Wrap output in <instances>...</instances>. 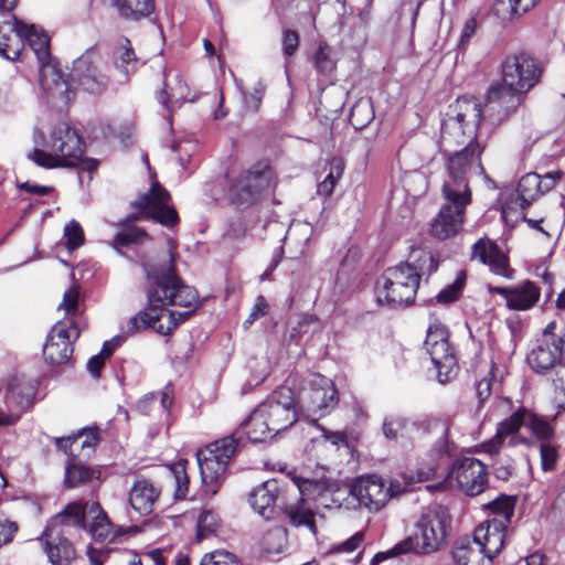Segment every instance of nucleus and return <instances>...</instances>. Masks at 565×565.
I'll return each instance as SVG.
<instances>
[{
	"instance_id": "f257e3e1",
	"label": "nucleus",
	"mask_w": 565,
	"mask_h": 565,
	"mask_svg": "<svg viewBox=\"0 0 565 565\" xmlns=\"http://www.w3.org/2000/svg\"><path fill=\"white\" fill-rule=\"evenodd\" d=\"M142 266L148 281L147 308L128 320L125 334L107 341L114 349L120 347L127 335L146 328H152L162 335L170 334L193 315L199 302L198 291L184 285L175 273L171 253L160 264L145 262Z\"/></svg>"
},
{
	"instance_id": "f03ea898",
	"label": "nucleus",
	"mask_w": 565,
	"mask_h": 565,
	"mask_svg": "<svg viewBox=\"0 0 565 565\" xmlns=\"http://www.w3.org/2000/svg\"><path fill=\"white\" fill-rule=\"evenodd\" d=\"M451 113L443 121L441 142L444 146L456 143L463 148L448 156L447 178L441 190L471 198L469 181L472 175L483 174L486 181L492 182L484 174L481 163L483 147L477 140V129L484 115L476 98L457 99L451 106Z\"/></svg>"
},
{
	"instance_id": "7ed1b4c3",
	"label": "nucleus",
	"mask_w": 565,
	"mask_h": 565,
	"mask_svg": "<svg viewBox=\"0 0 565 565\" xmlns=\"http://www.w3.org/2000/svg\"><path fill=\"white\" fill-rule=\"evenodd\" d=\"M243 435H246L252 443H262L275 434L265 417L259 416V411L255 408L234 433L209 444L205 449L199 450L196 454L198 465L206 494L215 495L222 488L226 479L228 463L243 443Z\"/></svg>"
},
{
	"instance_id": "20e7f679",
	"label": "nucleus",
	"mask_w": 565,
	"mask_h": 565,
	"mask_svg": "<svg viewBox=\"0 0 565 565\" xmlns=\"http://www.w3.org/2000/svg\"><path fill=\"white\" fill-rule=\"evenodd\" d=\"M502 83L493 84L487 92L482 108L484 120L502 122L514 114L524 102L525 94L533 88L541 76L534 58L520 53L504 58L501 65Z\"/></svg>"
},
{
	"instance_id": "39448f33",
	"label": "nucleus",
	"mask_w": 565,
	"mask_h": 565,
	"mask_svg": "<svg viewBox=\"0 0 565 565\" xmlns=\"http://www.w3.org/2000/svg\"><path fill=\"white\" fill-rule=\"evenodd\" d=\"M34 149L28 159L45 169L75 168L94 171L97 161L84 158V143L75 129L67 124H58L51 132L50 141L40 129L33 130Z\"/></svg>"
},
{
	"instance_id": "423d86ee",
	"label": "nucleus",
	"mask_w": 565,
	"mask_h": 565,
	"mask_svg": "<svg viewBox=\"0 0 565 565\" xmlns=\"http://www.w3.org/2000/svg\"><path fill=\"white\" fill-rule=\"evenodd\" d=\"M11 33L17 31V35L26 42L33 50L39 63L41 64V84L52 98L68 103L73 95L71 86L64 79L61 72L50 63V40L45 32L39 30L33 24H26L17 18L10 28Z\"/></svg>"
},
{
	"instance_id": "0eeeda50",
	"label": "nucleus",
	"mask_w": 565,
	"mask_h": 565,
	"mask_svg": "<svg viewBox=\"0 0 565 565\" xmlns=\"http://www.w3.org/2000/svg\"><path fill=\"white\" fill-rule=\"evenodd\" d=\"M447 522L448 515L443 508L428 509L417 522L419 535L408 536L390 551L377 553L373 557V565L388 556L407 553L430 554L438 551L446 542Z\"/></svg>"
},
{
	"instance_id": "6e6552de",
	"label": "nucleus",
	"mask_w": 565,
	"mask_h": 565,
	"mask_svg": "<svg viewBox=\"0 0 565 565\" xmlns=\"http://www.w3.org/2000/svg\"><path fill=\"white\" fill-rule=\"evenodd\" d=\"M418 287V275L415 271L403 264L390 267L377 280V301L392 307L409 305L414 301Z\"/></svg>"
},
{
	"instance_id": "1a4fd4ad",
	"label": "nucleus",
	"mask_w": 565,
	"mask_h": 565,
	"mask_svg": "<svg viewBox=\"0 0 565 565\" xmlns=\"http://www.w3.org/2000/svg\"><path fill=\"white\" fill-rule=\"evenodd\" d=\"M564 354L565 330L557 333L556 322L552 321L545 327L541 337L536 339L526 360L534 372L545 374L556 366L565 371V365L561 364Z\"/></svg>"
},
{
	"instance_id": "9d476101",
	"label": "nucleus",
	"mask_w": 565,
	"mask_h": 565,
	"mask_svg": "<svg viewBox=\"0 0 565 565\" xmlns=\"http://www.w3.org/2000/svg\"><path fill=\"white\" fill-rule=\"evenodd\" d=\"M424 348L437 371L438 381L443 384L449 382L456 374L457 358L449 342V332L446 326L437 321L430 323Z\"/></svg>"
},
{
	"instance_id": "9b49d317",
	"label": "nucleus",
	"mask_w": 565,
	"mask_h": 565,
	"mask_svg": "<svg viewBox=\"0 0 565 565\" xmlns=\"http://www.w3.org/2000/svg\"><path fill=\"white\" fill-rule=\"evenodd\" d=\"M256 408L276 435L292 426L300 414L295 394L288 386L278 387Z\"/></svg>"
},
{
	"instance_id": "f8f14e48",
	"label": "nucleus",
	"mask_w": 565,
	"mask_h": 565,
	"mask_svg": "<svg viewBox=\"0 0 565 565\" xmlns=\"http://www.w3.org/2000/svg\"><path fill=\"white\" fill-rule=\"evenodd\" d=\"M276 184L275 173L270 166L259 162L244 171L230 189L234 202L249 204L268 193Z\"/></svg>"
},
{
	"instance_id": "ddd939ff",
	"label": "nucleus",
	"mask_w": 565,
	"mask_h": 565,
	"mask_svg": "<svg viewBox=\"0 0 565 565\" xmlns=\"http://www.w3.org/2000/svg\"><path fill=\"white\" fill-rule=\"evenodd\" d=\"M338 403L339 396L334 383L322 375L316 376L297 399L300 414H306L308 417H323L330 414Z\"/></svg>"
},
{
	"instance_id": "4468645a",
	"label": "nucleus",
	"mask_w": 565,
	"mask_h": 565,
	"mask_svg": "<svg viewBox=\"0 0 565 565\" xmlns=\"http://www.w3.org/2000/svg\"><path fill=\"white\" fill-rule=\"evenodd\" d=\"M107 64L95 51L87 50L73 63L71 81L86 93L98 95L106 90L109 77Z\"/></svg>"
},
{
	"instance_id": "2eb2a0df",
	"label": "nucleus",
	"mask_w": 565,
	"mask_h": 565,
	"mask_svg": "<svg viewBox=\"0 0 565 565\" xmlns=\"http://www.w3.org/2000/svg\"><path fill=\"white\" fill-rule=\"evenodd\" d=\"M445 203L439 213L431 221L429 233L437 239L444 241L455 236L465 222L466 209L471 203V198L459 193H448L441 190Z\"/></svg>"
},
{
	"instance_id": "dca6fc26",
	"label": "nucleus",
	"mask_w": 565,
	"mask_h": 565,
	"mask_svg": "<svg viewBox=\"0 0 565 565\" xmlns=\"http://www.w3.org/2000/svg\"><path fill=\"white\" fill-rule=\"evenodd\" d=\"M79 337V330L72 319L57 321L47 334L43 347L45 361L51 365H62L72 356L73 343Z\"/></svg>"
},
{
	"instance_id": "f3484780",
	"label": "nucleus",
	"mask_w": 565,
	"mask_h": 565,
	"mask_svg": "<svg viewBox=\"0 0 565 565\" xmlns=\"http://www.w3.org/2000/svg\"><path fill=\"white\" fill-rule=\"evenodd\" d=\"M348 507L379 511L388 501V491L381 477L361 476L349 486Z\"/></svg>"
},
{
	"instance_id": "a211bd4d",
	"label": "nucleus",
	"mask_w": 565,
	"mask_h": 565,
	"mask_svg": "<svg viewBox=\"0 0 565 565\" xmlns=\"http://www.w3.org/2000/svg\"><path fill=\"white\" fill-rule=\"evenodd\" d=\"M33 388L19 377L8 380L0 390V425L14 424L30 406Z\"/></svg>"
},
{
	"instance_id": "6ab92c4d",
	"label": "nucleus",
	"mask_w": 565,
	"mask_h": 565,
	"mask_svg": "<svg viewBox=\"0 0 565 565\" xmlns=\"http://www.w3.org/2000/svg\"><path fill=\"white\" fill-rule=\"evenodd\" d=\"M448 479L455 480L465 494L475 497L483 492L488 484L487 467L472 457L459 458L451 465Z\"/></svg>"
},
{
	"instance_id": "aec40b11",
	"label": "nucleus",
	"mask_w": 565,
	"mask_h": 565,
	"mask_svg": "<svg viewBox=\"0 0 565 565\" xmlns=\"http://www.w3.org/2000/svg\"><path fill=\"white\" fill-rule=\"evenodd\" d=\"M169 200V192L153 182L149 192L140 195L132 205L146 213V217L170 227L179 222V217L175 209L168 204Z\"/></svg>"
},
{
	"instance_id": "412c9836",
	"label": "nucleus",
	"mask_w": 565,
	"mask_h": 565,
	"mask_svg": "<svg viewBox=\"0 0 565 565\" xmlns=\"http://www.w3.org/2000/svg\"><path fill=\"white\" fill-rule=\"evenodd\" d=\"M471 257L488 265L495 275L513 278L514 270L509 267L508 256L488 237H482L472 245Z\"/></svg>"
},
{
	"instance_id": "4be33fe9",
	"label": "nucleus",
	"mask_w": 565,
	"mask_h": 565,
	"mask_svg": "<svg viewBox=\"0 0 565 565\" xmlns=\"http://www.w3.org/2000/svg\"><path fill=\"white\" fill-rule=\"evenodd\" d=\"M88 504L82 500L68 503L47 523V527L61 529L67 536H76L86 531V513Z\"/></svg>"
},
{
	"instance_id": "5701e85b",
	"label": "nucleus",
	"mask_w": 565,
	"mask_h": 565,
	"mask_svg": "<svg viewBox=\"0 0 565 565\" xmlns=\"http://www.w3.org/2000/svg\"><path fill=\"white\" fill-rule=\"evenodd\" d=\"M98 443V430L83 428L76 434L55 438V445L62 449L68 459H88L94 452Z\"/></svg>"
},
{
	"instance_id": "b1692460",
	"label": "nucleus",
	"mask_w": 565,
	"mask_h": 565,
	"mask_svg": "<svg viewBox=\"0 0 565 565\" xmlns=\"http://www.w3.org/2000/svg\"><path fill=\"white\" fill-rule=\"evenodd\" d=\"M44 551L52 565H66L75 557V548L71 542L75 536H67L61 529L45 527Z\"/></svg>"
},
{
	"instance_id": "393cba45",
	"label": "nucleus",
	"mask_w": 565,
	"mask_h": 565,
	"mask_svg": "<svg viewBox=\"0 0 565 565\" xmlns=\"http://www.w3.org/2000/svg\"><path fill=\"white\" fill-rule=\"evenodd\" d=\"M160 493L161 489L151 480L138 477L129 489L128 502L140 515H149L152 513Z\"/></svg>"
},
{
	"instance_id": "a878e982",
	"label": "nucleus",
	"mask_w": 565,
	"mask_h": 565,
	"mask_svg": "<svg viewBox=\"0 0 565 565\" xmlns=\"http://www.w3.org/2000/svg\"><path fill=\"white\" fill-rule=\"evenodd\" d=\"M451 554L456 565H492L491 557L484 554V547L475 536L458 539Z\"/></svg>"
},
{
	"instance_id": "bb28decb",
	"label": "nucleus",
	"mask_w": 565,
	"mask_h": 565,
	"mask_svg": "<svg viewBox=\"0 0 565 565\" xmlns=\"http://www.w3.org/2000/svg\"><path fill=\"white\" fill-rule=\"evenodd\" d=\"M189 86L179 74L164 72L163 88L158 95L159 103L169 111L181 107L189 98ZM191 102L193 99L191 98Z\"/></svg>"
},
{
	"instance_id": "cd10ccee",
	"label": "nucleus",
	"mask_w": 565,
	"mask_h": 565,
	"mask_svg": "<svg viewBox=\"0 0 565 565\" xmlns=\"http://www.w3.org/2000/svg\"><path fill=\"white\" fill-rule=\"evenodd\" d=\"M279 495L280 487L278 480L269 479L250 492L249 502L254 511L259 515L265 519H270Z\"/></svg>"
},
{
	"instance_id": "c85d7f7f",
	"label": "nucleus",
	"mask_w": 565,
	"mask_h": 565,
	"mask_svg": "<svg viewBox=\"0 0 565 565\" xmlns=\"http://www.w3.org/2000/svg\"><path fill=\"white\" fill-rule=\"evenodd\" d=\"M117 15L130 22L149 18L154 11V0H110Z\"/></svg>"
},
{
	"instance_id": "c756f323",
	"label": "nucleus",
	"mask_w": 565,
	"mask_h": 565,
	"mask_svg": "<svg viewBox=\"0 0 565 565\" xmlns=\"http://www.w3.org/2000/svg\"><path fill=\"white\" fill-rule=\"evenodd\" d=\"M100 471L82 462L81 459H67L65 463L64 486L74 489L98 480Z\"/></svg>"
},
{
	"instance_id": "7c9ffc66",
	"label": "nucleus",
	"mask_w": 565,
	"mask_h": 565,
	"mask_svg": "<svg viewBox=\"0 0 565 565\" xmlns=\"http://www.w3.org/2000/svg\"><path fill=\"white\" fill-rule=\"evenodd\" d=\"M88 514L92 516L89 533L97 542H110L115 539L116 532L107 513L98 502H93L88 507Z\"/></svg>"
},
{
	"instance_id": "2f4dec72",
	"label": "nucleus",
	"mask_w": 565,
	"mask_h": 565,
	"mask_svg": "<svg viewBox=\"0 0 565 565\" xmlns=\"http://www.w3.org/2000/svg\"><path fill=\"white\" fill-rule=\"evenodd\" d=\"M402 264L415 271L419 281L423 276H430L438 267L434 253L423 246L412 247L407 260Z\"/></svg>"
},
{
	"instance_id": "473e14b6",
	"label": "nucleus",
	"mask_w": 565,
	"mask_h": 565,
	"mask_svg": "<svg viewBox=\"0 0 565 565\" xmlns=\"http://www.w3.org/2000/svg\"><path fill=\"white\" fill-rule=\"evenodd\" d=\"M505 527L488 523L487 526L480 525L475 531L473 536L481 542L484 554L491 557V563L503 547Z\"/></svg>"
},
{
	"instance_id": "72a5a7b5",
	"label": "nucleus",
	"mask_w": 565,
	"mask_h": 565,
	"mask_svg": "<svg viewBox=\"0 0 565 565\" xmlns=\"http://www.w3.org/2000/svg\"><path fill=\"white\" fill-rule=\"evenodd\" d=\"M527 415L529 409L525 407H519L516 411H514L508 418L498 425L495 435L488 440V446L493 447L492 449H495V446L498 443H500L502 436L519 434L521 427H526Z\"/></svg>"
},
{
	"instance_id": "f704fd0d",
	"label": "nucleus",
	"mask_w": 565,
	"mask_h": 565,
	"mask_svg": "<svg viewBox=\"0 0 565 565\" xmlns=\"http://www.w3.org/2000/svg\"><path fill=\"white\" fill-rule=\"evenodd\" d=\"M540 297V289L530 280L512 289L509 297V308L514 310H526L533 307Z\"/></svg>"
},
{
	"instance_id": "c9c22d12",
	"label": "nucleus",
	"mask_w": 565,
	"mask_h": 565,
	"mask_svg": "<svg viewBox=\"0 0 565 565\" xmlns=\"http://www.w3.org/2000/svg\"><path fill=\"white\" fill-rule=\"evenodd\" d=\"M515 499L510 495L501 494L484 505L493 514L491 524L508 526L514 513Z\"/></svg>"
},
{
	"instance_id": "e433bc0d",
	"label": "nucleus",
	"mask_w": 565,
	"mask_h": 565,
	"mask_svg": "<svg viewBox=\"0 0 565 565\" xmlns=\"http://www.w3.org/2000/svg\"><path fill=\"white\" fill-rule=\"evenodd\" d=\"M537 0H494L492 12L503 21H511L535 6Z\"/></svg>"
},
{
	"instance_id": "4c0bfd02",
	"label": "nucleus",
	"mask_w": 565,
	"mask_h": 565,
	"mask_svg": "<svg viewBox=\"0 0 565 565\" xmlns=\"http://www.w3.org/2000/svg\"><path fill=\"white\" fill-rule=\"evenodd\" d=\"M12 23L0 25V56L8 61H17L23 50V41L17 35V31L11 33Z\"/></svg>"
},
{
	"instance_id": "58836bf2",
	"label": "nucleus",
	"mask_w": 565,
	"mask_h": 565,
	"mask_svg": "<svg viewBox=\"0 0 565 565\" xmlns=\"http://www.w3.org/2000/svg\"><path fill=\"white\" fill-rule=\"evenodd\" d=\"M285 513L294 526H306L311 533L316 534L315 512L305 502L287 505Z\"/></svg>"
},
{
	"instance_id": "ea45409f",
	"label": "nucleus",
	"mask_w": 565,
	"mask_h": 565,
	"mask_svg": "<svg viewBox=\"0 0 565 565\" xmlns=\"http://www.w3.org/2000/svg\"><path fill=\"white\" fill-rule=\"evenodd\" d=\"M541 175L537 173H527L521 178L518 184V194L522 201V206L530 205L540 195Z\"/></svg>"
},
{
	"instance_id": "a19ab883",
	"label": "nucleus",
	"mask_w": 565,
	"mask_h": 565,
	"mask_svg": "<svg viewBox=\"0 0 565 565\" xmlns=\"http://www.w3.org/2000/svg\"><path fill=\"white\" fill-rule=\"evenodd\" d=\"M374 118L373 106L370 99H359L350 113V122L355 129L366 127Z\"/></svg>"
},
{
	"instance_id": "79ce46f5",
	"label": "nucleus",
	"mask_w": 565,
	"mask_h": 565,
	"mask_svg": "<svg viewBox=\"0 0 565 565\" xmlns=\"http://www.w3.org/2000/svg\"><path fill=\"white\" fill-rule=\"evenodd\" d=\"M148 238L149 235L145 230L136 226H127L115 236L111 245L115 249L119 250V248L131 244H141Z\"/></svg>"
},
{
	"instance_id": "37998d69",
	"label": "nucleus",
	"mask_w": 565,
	"mask_h": 565,
	"mask_svg": "<svg viewBox=\"0 0 565 565\" xmlns=\"http://www.w3.org/2000/svg\"><path fill=\"white\" fill-rule=\"evenodd\" d=\"M466 284V273L459 271L454 282L446 286L443 290H440L437 296L436 300L438 303H451L456 301L460 295L462 294L463 286Z\"/></svg>"
},
{
	"instance_id": "c03bdc74",
	"label": "nucleus",
	"mask_w": 565,
	"mask_h": 565,
	"mask_svg": "<svg viewBox=\"0 0 565 565\" xmlns=\"http://www.w3.org/2000/svg\"><path fill=\"white\" fill-rule=\"evenodd\" d=\"M175 482V499H184L189 491V477L186 475V460H179L170 467Z\"/></svg>"
},
{
	"instance_id": "a18cd8bd",
	"label": "nucleus",
	"mask_w": 565,
	"mask_h": 565,
	"mask_svg": "<svg viewBox=\"0 0 565 565\" xmlns=\"http://www.w3.org/2000/svg\"><path fill=\"white\" fill-rule=\"evenodd\" d=\"M526 427L541 443L551 440L554 436L552 426L543 417L537 416L531 411H529Z\"/></svg>"
},
{
	"instance_id": "49530a36",
	"label": "nucleus",
	"mask_w": 565,
	"mask_h": 565,
	"mask_svg": "<svg viewBox=\"0 0 565 565\" xmlns=\"http://www.w3.org/2000/svg\"><path fill=\"white\" fill-rule=\"evenodd\" d=\"M541 469L544 472L555 470L559 458L558 448L551 440L540 443Z\"/></svg>"
},
{
	"instance_id": "de8ad7c7",
	"label": "nucleus",
	"mask_w": 565,
	"mask_h": 565,
	"mask_svg": "<svg viewBox=\"0 0 565 565\" xmlns=\"http://www.w3.org/2000/svg\"><path fill=\"white\" fill-rule=\"evenodd\" d=\"M218 526L217 515L210 510H203L198 518V539L203 540L214 533Z\"/></svg>"
},
{
	"instance_id": "09e8293b",
	"label": "nucleus",
	"mask_w": 565,
	"mask_h": 565,
	"mask_svg": "<svg viewBox=\"0 0 565 565\" xmlns=\"http://www.w3.org/2000/svg\"><path fill=\"white\" fill-rule=\"evenodd\" d=\"M407 420L398 415L386 416L383 420V434L387 439L396 440L406 428Z\"/></svg>"
},
{
	"instance_id": "8fccbe9b",
	"label": "nucleus",
	"mask_w": 565,
	"mask_h": 565,
	"mask_svg": "<svg viewBox=\"0 0 565 565\" xmlns=\"http://www.w3.org/2000/svg\"><path fill=\"white\" fill-rule=\"evenodd\" d=\"M315 66L320 74L327 75L334 70V62L331 58V47L320 44L315 54Z\"/></svg>"
},
{
	"instance_id": "3c124183",
	"label": "nucleus",
	"mask_w": 565,
	"mask_h": 565,
	"mask_svg": "<svg viewBox=\"0 0 565 565\" xmlns=\"http://www.w3.org/2000/svg\"><path fill=\"white\" fill-rule=\"evenodd\" d=\"M266 86L263 82L258 81L253 87L252 92L243 93L244 96V105L247 110L253 113L258 111L260 108L263 97L265 94Z\"/></svg>"
},
{
	"instance_id": "603ef678",
	"label": "nucleus",
	"mask_w": 565,
	"mask_h": 565,
	"mask_svg": "<svg viewBox=\"0 0 565 565\" xmlns=\"http://www.w3.org/2000/svg\"><path fill=\"white\" fill-rule=\"evenodd\" d=\"M200 565H242L237 557L226 551H215L204 555Z\"/></svg>"
},
{
	"instance_id": "864d4df0",
	"label": "nucleus",
	"mask_w": 565,
	"mask_h": 565,
	"mask_svg": "<svg viewBox=\"0 0 565 565\" xmlns=\"http://www.w3.org/2000/svg\"><path fill=\"white\" fill-rule=\"evenodd\" d=\"M529 440L519 434H511L509 436H502V439H500V443L495 446V449H492L493 447L488 446V440L481 444V447L483 451L488 452L489 455H495L502 449L503 447H515L518 445H526Z\"/></svg>"
},
{
	"instance_id": "5fc2aeb1",
	"label": "nucleus",
	"mask_w": 565,
	"mask_h": 565,
	"mask_svg": "<svg viewBox=\"0 0 565 565\" xmlns=\"http://www.w3.org/2000/svg\"><path fill=\"white\" fill-rule=\"evenodd\" d=\"M64 235L67 241V247L75 249L84 242V232L82 226L76 221H71L64 228Z\"/></svg>"
},
{
	"instance_id": "6e6d98bb",
	"label": "nucleus",
	"mask_w": 565,
	"mask_h": 565,
	"mask_svg": "<svg viewBox=\"0 0 565 565\" xmlns=\"http://www.w3.org/2000/svg\"><path fill=\"white\" fill-rule=\"evenodd\" d=\"M19 531L15 521L0 516V547L10 544Z\"/></svg>"
},
{
	"instance_id": "4d7b16f0",
	"label": "nucleus",
	"mask_w": 565,
	"mask_h": 565,
	"mask_svg": "<svg viewBox=\"0 0 565 565\" xmlns=\"http://www.w3.org/2000/svg\"><path fill=\"white\" fill-rule=\"evenodd\" d=\"M341 172H342V170L340 169V167H338L335 169V171L333 169H331L330 172L328 173V175L323 179V181L318 183V185H317L318 195H320L324 199L330 196L333 192V189H334L340 175H341Z\"/></svg>"
},
{
	"instance_id": "13d9d810",
	"label": "nucleus",
	"mask_w": 565,
	"mask_h": 565,
	"mask_svg": "<svg viewBox=\"0 0 565 565\" xmlns=\"http://www.w3.org/2000/svg\"><path fill=\"white\" fill-rule=\"evenodd\" d=\"M299 46V34L294 30H285L282 33V53L286 57L292 56Z\"/></svg>"
},
{
	"instance_id": "bf43d9fd",
	"label": "nucleus",
	"mask_w": 565,
	"mask_h": 565,
	"mask_svg": "<svg viewBox=\"0 0 565 565\" xmlns=\"http://www.w3.org/2000/svg\"><path fill=\"white\" fill-rule=\"evenodd\" d=\"M136 55L134 50L129 47H124L121 50L120 56L116 58L115 64L118 68L122 70L125 74H128L135 67Z\"/></svg>"
},
{
	"instance_id": "052dcab7",
	"label": "nucleus",
	"mask_w": 565,
	"mask_h": 565,
	"mask_svg": "<svg viewBox=\"0 0 565 565\" xmlns=\"http://www.w3.org/2000/svg\"><path fill=\"white\" fill-rule=\"evenodd\" d=\"M364 537L363 532H356L350 539L332 546V552L335 553H352L355 551L360 544L362 543Z\"/></svg>"
},
{
	"instance_id": "680f3d73",
	"label": "nucleus",
	"mask_w": 565,
	"mask_h": 565,
	"mask_svg": "<svg viewBox=\"0 0 565 565\" xmlns=\"http://www.w3.org/2000/svg\"><path fill=\"white\" fill-rule=\"evenodd\" d=\"M493 369H494V364L492 363L488 375L484 376L483 379H481L477 384V395H478L480 403H483L491 395Z\"/></svg>"
},
{
	"instance_id": "e2e57ef3",
	"label": "nucleus",
	"mask_w": 565,
	"mask_h": 565,
	"mask_svg": "<svg viewBox=\"0 0 565 565\" xmlns=\"http://www.w3.org/2000/svg\"><path fill=\"white\" fill-rule=\"evenodd\" d=\"M78 305V292L75 288H70L64 292L63 301L58 308H63L67 315L76 312Z\"/></svg>"
},
{
	"instance_id": "0e129e2a",
	"label": "nucleus",
	"mask_w": 565,
	"mask_h": 565,
	"mask_svg": "<svg viewBox=\"0 0 565 565\" xmlns=\"http://www.w3.org/2000/svg\"><path fill=\"white\" fill-rule=\"evenodd\" d=\"M268 305L263 296L257 297L256 302L249 313V317L245 320L244 324L249 326L255 320L264 317L267 312Z\"/></svg>"
},
{
	"instance_id": "69168bd1",
	"label": "nucleus",
	"mask_w": 565,
	"mask_h": 565,
	"mask_svg": "<svg viewBox=\"0 0 565 565\" xmlns=\"http://www.w3.org/2000/svg\"><path fill=\"white\" fill-rule=\"evenodd\" d=\"M562 175L563 173L561 171L548 172L543 177L541 175V195L551 191L556 185L557 181L562 178Z\"/></svg>"
},
{
	"instance_id": "338daca9",
	"label": "nucleus",
	"mask_w": 565,
	"mask_h": 565,
	"mask_svg": "<svg viewBox=\"0 0 565 565\" xmlns=\"http://www.w3.org/2000/svg\"><path fill=\"white\" fill-rule=\"evenodd\" d=\"M477 26H478V24H477L476 18H470L465 22V25H463V29H462V32L460 35V41H459V45L461 47H463L470 41V39L476 34Z\"/></svg>"
},
{
	"instance_id": "774afa93",
	"label": "nucleus",
	"mask_w": 565,
	"mask_h": 565,
	"mask_svg": "<svg viewBox=\"0 0 565 565\" xmlns=\"http://www.w3.org/2000/svg\"><path fill=\"white\" fill-rule=\"evenodd\" d=\"M493 468H494L495 477L503 481L508 480L511 477L513 469H514L511 461H507V462L497 461V462H494Z\"/></svg>"
}]
</instances>
